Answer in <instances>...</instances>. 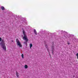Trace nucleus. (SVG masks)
<instances>
[{
    "mask_svg": "<svg viewBox=\"0 0 78 78\" xmlns=\"http://www.w3.org/2000/svg\"><path fill=\"white\" fill-rule=\"evenodd\" d=\"M23 34L24 36L23 37V40H25V42H24V44H27V42L28 41V38L27 37V36L26 35V34L25 33V31L24 30H23Z\"/></svg>",
    "mask_w": 78,
    "mask_h": 78,
    "instance_id": "f257e3e1",
    "label": "nucleus"
},
{
    "mask_svg": "<svg viewBox=\"0 0 78 78\" xmlns=\"http://www.w3.org/2000/svg\"><path fill=\"white\" fill-rule=\"evenodd\" d=\"M0 44L1 46L2 47L3 50H4L5 51H6V46H5V43L4 40H2L1 43H0Z\"/></svg>",
    "mask_w": 78,
    "mask_h": 78,
    "instance_id": "f03ea898",
    "label": "nucleus"
},
{
    "mask_svg": "<svg viewBox=\"0 0 78 78\" xmlns=\"http://www.w3.org/2000/svg\"><path fill=\"white\" fill-rule=\"evenodd\" d=\"M55 48V47H54V46L53 45H52V46H51V49L52 50V54H53V52H54V51H53L54 50V49Z\"/></svg>",
    "mask_w": 78,
    "mask_h": 78,
    "instance_id": "7ed1b4c3",
    "label": "nucleus"
},
{
    "mask_svg": "<svg viewBox=\"0 0 78 78\" xmlns=\"http://www.w3.org/2000/svg\"><path fill=\"white\" fill-rule=\"evenodd\" d=\"M16 41L17 45H19V46L20 47V42L19 41V39L17 38L16 39Z\"/></svg>",
    "mask_w": 78,
    "mask_h": 78,
    "instance_id": "20e7f679",
    "label": "nucleus"
},
{
    "mask_svg": "<svg viewBox=\"0 0 78 78\" xmlns=\"http://www.w3.org/2000/svg\"><path fill=\"white\" fill-rule=\"evenodd\" d=\"M34 31L35 34L37 35V32L36 31V30H35V29H34Z\"/></svg>",
    "mask_w": 78,
    "mask_h": 78,
    "instance_id": "39448f33",
    "label": "nucleus"
},
{
    "mask_svg": "<svg viewBox=\"0 0 78 78\" xmlns=\"http://www.w3.org/2000/svg\"><path fill=\"white\" fill-rule=\"evenodd\" d=\"M16 75L17 76V77L19 76V73H18L17 72V71L16 72Z\"/></svg>",
    "mask_w": 78,
    "mask_h": 78,
    "instance_id": "423d86ee",
    "label": "nucleus"
},
{
    "mask_svg": "<svg viewBox=\"0 0 78 78\" xmlns=\"http://www.w3.org/2000/svg\"><path fill=\"white\" fill-rule=\"evenodd\" d=\"M1 9L2 10H5V7H4L3 6H2Z\"/></svg>",
    "mask_w": 78,
    "mask_h": 78,
    "instance_id": "0eeeda50",
    "label": "nucleus"
},
{
    "mask_svg": "<svg viewBox=\"0 0 78 78\" xmlns=\"http://www.w3.org/2000/svg\"><path fill=\"white\" fill-rule=\"evenodd\" d=\"M24 68L25 69H27L28 68V66L27 65H25L24 66Z\"/></svg>",
    "mask_w": 78,
    "mask_h": 78,
    "instance_id": "6e6552de",
    "label": "nucleus"
},
{
    "mask_svg": "<svg viewBox=\"0 0 78 78\" xmlns=\"http://www.w3.org/2000/svg\"><path fill=\"white\" fill-rule=\"evenodd\" d=\"M33 47V45H32V44H30V48H31V47Z\"/></svg>",
    "mask_w": 78,
    "mask_h": 78,
    "instance_id": "1a4fd4ad",
    "label": "nucleus"
},
{
    "mask_svg": "<svg viewBox=\"0 0 78 78\" xmlns=\"http://www.w3.org/2000/svg\"><path fill=\"white\" fill-rule=\"evenodd\" d=\"M45 47L46 48H48V46L47 44L45 45Z\"/></svg>",
    "mask_w": 78,
    "mask_h": 78,
    "instance_id": "9d476101",
    "label": "nucleus"
},
{
    "mask_svg": "<svg viewBox=\"0 0 78 78\" xmlns=\"http://www.w3.org/2000/svg\"><path fill=\"white\" fill-rule=\"evenodd\" d=\"M47 51L48 52H49V48H47Z\"/></svg>",
    "mask_w": 78,
    "mask_h": 78,
    "instance_id": "9b49d317",
    "label": "nucleus"
},
{
    "mask_svg": "<svg viewBox=\"0 0 78 78\" xmlns=\"http://www.w3.org/2000/svg\"><path fill=\"white\" fill-rule=\"evenodd\" d=\"M21 56L22 57V58H23V54H22L21 55Z\"/></svg>",
    "mask_w": 78,
    "mask_h": 78,
    "instance_id": "f8f14e48",
    "label": "nucleus"
},
{
    "mask_svg": "<svg viewBox=\"0 0 78 78\" xmlns=\"http://www.w3.org/2000/svg\"><path fill=\"white\" fill-rule=\"evenodd\" d=\"M22 47V45H21V44L20 43V47Z\"/></svg>",
    "mask_w": 78,
    "mask_h": 78,
    "instance_id": "ddd939ff",
    "label": "nucleus"
},
{
    "mask_svg": "<svg viewBox=\"0 0 78 78\" xmlns=\"http://www.w3.org/2000/svg\"><path fill=\"white\" fill-rule=\"evenodd\" d=\"M2 41V38L0 37V42Z\"/></svg>",
    "mask_w": 78,
    "mask_h": 78,
    "instance_id": "4468645a",
    "label": "nucleus"
},
{
    "mask_svg": "<svg viewBox=\"0 0 78 78\" xmlns=\"http://www.w3.org/2000/svg\"><path fill=\"white\" fill-rule=\"evenodd\" d=\"M68 45H69V44H70V43H68Z\"/></svg>",
    "mask_w": 78,
    "mask_h": 78,
    "instance_id": "2eb2a0df",
    "label": "nucleus"
}]
</instances>
